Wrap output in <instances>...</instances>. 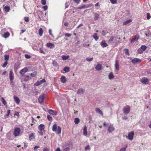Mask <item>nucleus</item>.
<instances>
[{"instance_id":"obj_18","label":"nucleus","mask_w":151,"mask_h":151,"mask_svg":"<svg viewBox=\"0 0 151 151\" xmlns=\"http://www.w3.org/2000/svg\"><path fill=\"white\" fill-rule=\"evenodd\" d=\"M13 98L15 102L17 104H19L20 102V100L19 97L17 96H14Z\"/></svg>"},{"instance_id":"obj_30","label":"nucleus","mask_w":151,"mask_h":151,"mask_svg":"<svg viewBox=\"0 0 151 151\" xmlns=\"http://www.w3.org/2000/svg\"><path fill=\"white\" fill-rule=\"evenodd\" d=\"M69 55L66 56L65 55H63L61 56L62 59L63 60H67L69 58Z\"/></svg>"},{"instance_id":"obj_14","label":"nucleus","mask_w":151,"mask_h":151,"mask_svg":"<svg viewBox=\"0 0 151 151\" xmlns=\"http://www.w3.org/2000/svg\"><path fill=\"white\" fill-rule=\"evenodd\" d=\"M102 66L101 64H98L95 67V68L96 70L99 71L102 69Z\"/></svg>"},{"instance_id":"obj_59","label":"nucleus","mask_w":151,"mask_h":151,"mask_svg":"<svg viewBox=\"0 0 151 151\" xmlns=\"http://www.w3.org/2000/svg\"><path fill=\"white\" fill-rule=\"evenodd\" d=\"M90 146L89 145H88L86 147H85V150H88L90 149Z\"/></svg>"},{"instance_id":"obj_56","label":"nucleus","mask_w":151,"mask_h":151,"mask_svg":"<svg viewBox=\"0 0 151 151\" xmlns=\"http://www.w3.org/2000/svg\"><path fill=\"white\" fill-rule=\"evenodd\" d=\"M25 57L27 59H29L31 57L30 55H28V54H25Z\"/></svg>"},{"instance_id":"obj_1","label":"nucleus","mask_w":151,"mask_h":151,"mask_svg":"<svg viewBox=\"0 0 151 151\" xmlns=\"http://www.w3.org/2000/svg\"><path fill=\"white\" fill-rule=\"evenodd\" d=\"M52 130L53 132H56V134H60L61 133V128L60 126L57 127L56 124H55L53 125Z\"/></svg>"},{"instance_id":"obj_55","label":"nucleus","mask_w":151,"mask_h":151,"mask_svg":"<svg viewBox=\"0 0 151 151\" xmlns=\"http://www.w3.org/2000/svg\"><path fill=\"white\" fill-rule=\"evenodd\" d=\"M41 85L39 81H37L36 83L35 84V86H37L40 85Z\"/></svg>"},{"instance_id":"obj_63","label":"nucleus","mask_w":151,"mask_h":151,"mask_svg":"<svg viewBox=\"0 0 151 151\" xmlns=\"http://www.w3.org/2000/svg\"><path fill=\"white\" fill-rule=\"evenodd\" d=\"M38 132L39 133V134L41 135H43V132L42 131H38Z\"/></svg>"},{"instance_id":"obj_45","label":"nucleus","mask_w":151,"mask_h":151,"mask_svg":"<svg viewBox=\"0 0 151 151\" xmlns=\"http://www.w3.org/2000/svg\"><path fill=\"white\" fill-rule=\"evenodd\" d=\"M24 21L26 22H28L29 21V19L28 17H25L24 18Z\"/></svg>"},{"instance_id":"obj_42","label":"nucleus","mask_w":151,"mask_h":151,"mask_svg":"<svg viewBox=\"0 0 151 151\" xmlns=\"http://www.w3.org/2000/svg\"><path fill=\"white\" fill-rule=\"evenodd\" d=\"M4 60H5L7 61L9 59V56L8 55H4Z\"/></svg>"},{"instance_id":"obj_61","label":"nucleus","mask_w":151,"mask_h":151,"mask_svg":"<svg viewBox=\"0 0 151 151\" xmlns=\"http://www.w3.org/2000/svg\"><path fill=\"white\" fill-rule=\"evenodd\" d=\"M43 8L44 9L45 11H46L48 7L47 5H46L45 6H43Z\"/></svg>"},{"instance_id":"obj_15","label":"nucleus","mask_w":151,"mask_h":151,"mask_svg":"<svg viewBox=\"0 0 151 151\" xmlns=\"http://www.w3.org/2000/svg\"><path fill=\"white\" fill-rule=\"evenodd\" d=\"M115 38V37L113 36H111L110 37V39L108 40L109 43L111 45H112L114 42V39Z\"/></svg>"},{"instance_id":"obj_31","label":"nucleus","mask_w":151,"mask_h":151,"mask_svg":"<svg viewBox=\"0 0 151 151\" xmlns=\"http://www.w3.org/2000/svg\"><path fill=\"white\" fill-rule=\"evenodd\" d=\"M37 71H35L32 73L30 74V76L32 77H34L37 75Z\"/></svg>"},{"instance_id":"obj_48","label":"nucleus","mask_w":151,"mask_h":151,"mask_svg":"<svg viewBox=\"0 0 151 151\" xmlns=\"http://www.w3.org/2000/svg\"><path fill=\"white\" fill-rule=\"evenodd\" d=\"M46 0H41V2L43 5H45L46 4Z\"/></svg>"},{"instance_id":"obj_5","label":"nucleus","mask_w":151,"mask_h":151,"mask_svg":"<svg viewBox=\"0 0 151 151\" xmlns=\"http://www.w3.org/2000/svg\"><path fill=\"white\" fill-rule=\"evenodd\" d=\"M140 81L141 83L145 85L148 84L149 82V79L147 77H145L142 78Z\"/></svg>"},{"instance_id":"obj_9","label":"nucleus","mask_w":151,"mask_h":151,"mask_svg":"<svg viewBox=\"0 0 151 151\" xmlns=\"http://www.w3.org/2000/svg\"><path fill=\"white\" fill-rule=\"evenodd\" d=\"M101 46L103 48L105 47L108 46V44L106 42L105 40H103L100 43Z\"/></svg>"},{"instance_id":"obj_17","label":"nucleus","mask_w":151,"mask_h":151,"mask_svg":"<svg viewBox=\"0 0 151 151\" xmlns=\"http://www.w3.org/2000/svg\"><path fill=\"white\" fill-rule=\"evenodd\" d=\"M35 134L34 133H31L29 137V139L30 141H32L33 139H35Z\"/></svg>"},{"instance_id":"obj_36","label":"nucleus","mask_w":151,"mask_h":151,"mask_svg":"<svg viewBox=\"0 0 151 151\" xmlns=\"http://www.w3.org/2000/svg\"><path fill=\"white\" fill-rule=\"evenodd\" d=\"M80 119L79 118H76L74 119V122L76 124H77L80 122Z\"/></svg>"},{"instance_id":"obj_35","label":"nucleus","mask_w":151,"mask_h":151,"mask_svg":"<svg viewBox=\"0 0 151 151\" xmlns=\"http://www.w3.org/2000/svg\"><path fill=\"white\" fill-rule=\"evenodd\" d=\"M4 9L5 11L6 12H9L10 10V7L9 6H6L4 8Z\"/></svg>"},{"instance_id":"obj_53","label":"nucleus","mask_w":151,"mask_h":151,"mask_svg":"<svg viewBox=\"0 0 151 151\" xmlns=\"http://www.w3.org/2000/svg\"><path fill=\"white\" fill-rule=\"evenodd\" d=\"M40 84H42L45 82H46V81L45 80V79H43L41 80H40L39 81Z\"/></svg>"},{"instance_id":"obj_3","label":"nucleus","mask_w":151,"mask_h":151,"mask_svg":"<svg viewBox=\"0 0 151 151\" xmlns=\"http://www.w3.org/2000/svg\"><path fill=\"white\" fill-rule=\"evenodd\" d=\"M131 108L129 105H126L122 109L123 113L125 114H128L130 111Z\"/></svg>"},{"instance_id":"obj_22","label":"nucleus","mask_w":151,"mask_h":151,"mask_svg":"<svg viewBox=\"0 0 151 151\" xmlns=\"http://www.w3.org/2000/svg\"><path fill=\"white\" fill-rule=\"evenodd\" d=\"M83 134L85 136L87 135V128L86 126H85L83 129Z\"/></svg>"},{"instance_id":"obj_25","label":"nucleus","mask_w":151,"mask_h":151,"mask_svg":"<svg viewBox=\"0 0 151 151\" xmlns=\"http://www.w3.org/2000/svg\"><path fill=\"white\" fill-rule=\"evenodd\" d=\"M108 77L110 80L113 79L114 77L113 73L112 72L110 73L108 75Z\"/></svg>"},{"instance_id":"obj_43","label":"nucleus","mask_w":151,"mask_h":151,"mask_svg":"<svg viewBox=\"0 0 151 151\" xmlns=\"http://www.w3.org/2000/svg\"><path fill=\"white\" fill-rule=\"evenodd\" d=\"M151 17L149 13H147V19L148 20H149Z\"/></svg>"},{"instance_id":"obj_27","label":"nucleus","mask_w":151,"mask_h":151,"mask_svg":"<svg viewBox=\"0 0 151 151\" xmlns=\"http://www.w3.org/2000/svg\"><path fill=\"white\" fill-rule=\"evenodd\" d=\"M132 21V20L131 19H129L127 21H125L124 22H123V25H126L128 24H129L130 22H131Z\"/></svg>"},{"instance_id":"obj_54","label":"nucleus","mask_w":151,"mask_h":151,"mask_svg":"<svg viewBox=\"0 0 151 151\" xmlns=\"http://www.w3.org/2000/svg\"><path fill=\"white\" fill-rule=\"evenodd\" d=\"M71 35V34L70 33H67L65 34V37H70Z\"/></svg>"},{"instance_id":"obj_21","label":"nucleus","mask_w":151,"mask_h":151,"mask_svg":"<svg viewBox=\"0 0 151 151\" xmlns=\"http://www.w3.org/2000/svg\"><path fill=\"white\" fill-rule=\"evenodd\" d=\"M95 111L96 113H98L102 116L103 115L102 112L100 109L99 108H96L95 109Z\"/></svg>"},{"instance_id":"obj_11","label":"nucleus","mask_w":151,"mask_h":151,"mask_svg":"<svg viewBox=\"0 0 151 151\" xmlns=\"http://www.w3.org/2000/svg\"><path fill=\"white\" fill-rule=\"evenodd\" d=\"M46 46L50 49H52L55 47V45L51 43H47L46 45Z\"/></svg>"},{"instance_id":"obj_8","label":"nucleus","mask_w":151,"mask_h":151,"mask_svg":"<svg viewBox=\"0 0 151 151\" xmlns=\"http://www.w3.org/2000/svg\"><path fill=\"white\" fill-rule=\"evenodd\" d=\"M131 62L133 64H134L136 63H140L141 62V60L139 59L135 58L132 59Z\"/></svg>"},{"instance_id":"obj_47","label":"nucleus","mask_w":151,"mask_h":151,"mask_svg":"<svg viewBox=\"0 0 151 151\" xmlns=\"http://www.w3.org/2000/svg\"><path fill=\"white\" fill-rule=\"evenodd\" d=\"M47 119H48L49 120V121H52V117H51L50 115H47Z\"/></svg>"},{"instance_id":"obj_37","label":"nucleus","mask_w":151,"mask_h":151,"mask_svg":"<svg viewBox=\"0 0 151 151\" xmlns=\"http://www.w3.org/2000/svg\"><path fill=\"white\" fill-rule=\"evenodd\" d=\"M9 35H10L9 33V32H7L4 33V37L5 38H6L8 37L9 36Z\"/></svg>"},{"instance_id":"obj_49","label":"nucleus","mask_w":151,"mask_h":151,"mask_svg":"<svg viewBox=\"0 0 151 151\" xmlns=\"http://www.w3.org/2000/svg\"><path fill=\"white\" fill-rule=\"evenodd\" d=\"M73 1L78 4L80 3L81 0H73Z\"/></svg>"},{"instance_id":"obj_58","label":"nucleus","mask_w":151,"mask_h":151,"mask_svg":"<svg viewBox=\"0 0 151 151\" xmlns=\"http://www.w3.org/2000/svg\"><path fill=\"white\" fill-rule=\"evenodd\" d=\"M49 33L50 35H51L53 37V35L52 34V30L51 29H49Z\"/></svg>"},{"instance_id":"obj_32","label":"nucleus","mask_w":151,"mask_h":151,"mask_svg":"<svg viewBox=\"0 0 151 151\" xmlns=\"http://www.w3.org/2000/svg\"><path fill=\"white\" fill-rule=\"evenodd\" d=\"M125 54L127 55H129V50L127 48L124 49V50Z\"/></svg>"},{"instance_id":"obj_2","label":"nucleus","mask_w":151,"mask_h":151,"mask_svg":"<svg viewBox=\"0 0 151 151\" xmlns=\"http://www.w3.org/2000/svg\"><path fill=\"white\" fill-rule=\"evenodd\" d=\"M9 78L10 81V83L11 85H14V83L13 80L14 79V75L12 69L10 70L9 72Z\"/></svg>"},{"instance_id":"obj_13","label":"nucleus","mask_w":151,"mask_h":151,"mask_svg":"<svg viewBox=\"0 0 151 151\" xmlns=\"http://www.w3.org/2000/svg\"><path fill=\"white\" fill-rule=\"evenodd\" d=\"M115 68L116 70H119V65L118 60L116 61L115 64Z\"/></svg>"},{"instance_id":"obj_29","label":"nucleus","mask_w":151,"mask_h":151,"mask_svg":"<svg viewBox=\"0 0 151 151\" xmlns=\"http://www.w3.org/2000/svg\"><path fill=\"white\" fill-rule=\"evenodd\" d=\"M39 34L40 36H42L43 33V30L42 28H40L39 29Z\"/></svg>"},{"instance_id":"obj_52","label":"nucleus","mask_w":151,"mask_h":151,"mask_svg":"<svg viewBox=\"0 0 151 151\" xmlns=\"http://www.w3.org/2000/svg\"><path fill=\"white\" fill-rule=\"evenodd\" d=\"M127 147V146H126L124 147L121 148L120 150V151H125Z\"/></svg>"},{"instance_id":"obj_50","label":"nucleus","mask_w":151,"mask_h":151,"mask_svg":"<svg viewBox=\"0 0 151 151\" xmlns=\"http://www.w3.org/2000/svg\"><path fill=\"white\" fill-rule=\"evenodd\" d=\"M111 3L113 4L116 3L117 0H110Z\"/></svg>"},{"instance_id":"obj_41","label":"nucleus","mask_w":151,"mask_h":151,"mask_svg":"<svg viewBox=\"0 0 151 151\" xmlns=\"http://www.w3.org/2000/svg\"><path fill=\"white\" fill-rule=\"evenodd\" d=\"M63 150L64 151H68L70 150V148L68 147H66L63 146Z\"/></svg>"},{"instance_id":"obj_16","label":"nucleus","mask_w":151,"mask_h":151,"mask_svg":"<svg viewBox=\"0 0 151 151\" xmlns=\"http://www.w3.org/2000/svg\"><path fill=\"white\" fill-rule=\"evenodd\" d=\"M28 70V69L27 68H24L20 70V73L22 75H23L24 73L27 72Z\"/></svg>"},{"instance_id":"obj_7","label":"nucleus","mask_w":151,"mask_h":151,"mask_svg":"<svg viewBox=\"0 0 151 151\" xmlns=\"http://www.w3.org/2000/svg\"><path fill=\"white\" fill-rule=\"evenodd\" d=\"M134 135V132L133 131L129 132L128 134V138L130 140H132L133 138Z\"/></svg>"},{"instance_id":"obj_57","label":"nucleus","mask_w":151,"mask_h":151,"mask_svg":"<svg viewBox=\"0 0 151 151\" xmlns=\"http://www.w3.org/2000/svg\"><path fill=\"white\" fill-rule=\"evenodd\" d=\"M50 150V148L45 147L43 149V151H49Z\"/></svg>"},{"instance_id":"obj_6","label":"nucleus","mask_w":151,"mask_h":151,"mask_svg":"<svg viewBox=\"0 0 151 151\" xmlns=\"http://www.w3.org/2000/svg\"><path fill=\"white\" fill-rule=\"evenodd\" d=\"M107 125L109 126L107 130L109 133H112L114 131L115 128L112 125L109 124H108Z\"/></svg>"},{"instance_id":"obj_23","label":"nucleus","mask_w":151,"mask_h":151,"mask_svg":"<svg viewBox=\"0 0 151 151\" xmlns=\"http://www.w3.org/2000/svg\"><path fill=\"white\" fill-rule=\"evenodd\" d=\"M38 129L40 131H42L44 130L45 126L43 124H40L38 127Z\"/></svg>"},{"instance_id":"obj_39","label":"nucleus","mask_w":151,"mask_h":151,"mask_svg":"<svg viewBox=\"0 0 151 151\" xmlns=\"http://www.w3.org/2000/svg\"><path fill=\"white\" fill-rule=\"evenodd\" d=\"M1 100L2 101V103L6 106H7V103L5 101V100L4 99L3 97L1 98Z\"/></svg>"},{"instance_id":"obj_46","label":"nucleus","mask_w":151,"mask_h":151,"mask_svg":"<svg viewBox=\"0 0 151 151\" xmlns=\"http://www.w3.org/2000/svg\"><path fill=\"white\" fill-rule=\"evenodd\" d=\"M19 113L20 112H19L16 111L14 113V115L15 116H16L19 117L20 116Z\"/></svg>"},{"instance_id":"obj_40","label":"nucleus","mask_w":151,"mask_h":151,"mask_svg":"<svg viewBox=\"0 0 151 151\" xmlns=\"http://www.w3.org/2000/svg\"><path fill=\"white\" fill-rule=\"evenodd\" d=\"M140 48L143 51H145L146 50L147 47L145 45H142Z\"/></svg>"},{"instance_id":"obj_33","label":"nucleus","mask_w":151,"mask_h":151,"mask_svg":"<svg viewBox=\"0 0 151 151\" xmlns=\"http://www.w3.org/2000/svg\"><path fill=\"white\" fill-rule=\"evenodd\" d=\"M99 15L98 14L96 13L94 14V20H98L99 17Z\"/></svg>"},{"instance_id":"obj_20","label":"nucleus","mask_w":151,"mask_h":151,"mask_svg":"<svg viewBox=\"0 0 151 151\" xmlns=\"http://www.w3.org/2000/svg\"><path fill=\"white\" fill-rule=\"evenodd\" d=\"M48 112L50 114H52L54 115H57L56 112L52 110H49L48 111Z\"/></svg>"},{"instance_id":"obj_24","label":"nucleus","mask_w":151,"mask_h":151,"mask_svg":"<svg viewBox=\"0 0 151 151\" xmlns=\"http://www.w3.org/2000/svg\"><path fill=\"white\" fill-rule=\"evenodd\" d=\"M60 80L62 82L65 83L66 82V80L65 77L63 76H61L60 78Z\"/></svg>"},{"instance_id":"obj_34","label":"nucleus","mask_w":151,"mask_h":151,"mask_svg":"<svg viewBox=\"0 0 151 151\" xmlns=\"http://www.w3.org/2000/svg\"><path fill=\"white\" fill-rule=\"evenodd\" d=\"M63 70L65 71V72H68L70 71V68L68 67L65 66Z\"/></svg>"},{"instance_id":"obj_38","label":"nucleus","mask_w":151,"mask_h":151,"mask_svg":"<svg viewBox=\"0 0 151 151\" xmlns=\"http://www.w3.org/2000/svg\"><path fill=\"white\" fill-rule=\"evenodd\" d=\"M10 111H11L10 110H9V109H8L7 110V114H6L5 115V118H7V117H8L10 113Z\"/></svg>"},{"instance_id":"obj_60","label":"nucleus","mask_w":151,"mask_h":151,"mask_svg":"<svg viewBox=\"0 0 151 151\" xmlns=\"http://www.w3.org/2000/svg\"><path fill=\"white\" fill-rule=\"evenodd\" d=\"M93 58H86V60H87V61L90 62V61H92L93 60Z\"/></svg>"},{"instance_id":"obj_28","label":"nucleus","mask_w":151,"mask_h":151,"mask_svg":"<svg viewBox=\"0 0 151 151\" xmlns=\"http://www.w3.org/2000/svg\"><path fill=\"white\" fill-rule=\"evenodd\" d=\"M30 79V77L29 76L25 75L24 76V81H29Z\"/></svg>"},{"instance_id":"obj_26","label":"nucleus","mask_w":151,"mask_h":151,"mask_svg":"<svg viewBox=\"0 0 151 151\" xmlns=\"http://www.w3.org/2000/svg\"><path fill=\"white\" fill-rule=\"evenodd\" d=\"M92 37L96 41H97L99 39V37L97 36V33H94L92 35Z\"/></svg>"},{"instance_id":"obj_62","label":"nucleus","mask_w":151,"mask_h":151,"mask_svg":"<svg viewBox=\"0 0 151 151\" xmlns=\"http://www.w3.org/2000/svg\"><path fill=\"white\" fill-rule=\"evenodd\" d=\"M69 25L68 23L67 22H65L64 23V25L65 26H68Z\"/></svg>"},{"instance_id":"obj_19","label":"nucleus","mask_w":151,"mask_h":151,"mask_svg":"<svg viewBox=\"0 0 151 151\" xmlns=\"http://www.w3.org/2000/svg\"><path fill=\"white\" fill-rule=\"evenodd\" d=\"M84 92V90L83 88H80L78 89L77 92V93L78 94H83Z\"/></svg>"},{"instance_id":"obj_64","label":"nucleus","mask_w":151,"mask_h":151,"mask_svg":"<svg viewBox=\"0 0 151 151\" xmlns=\"http://www.w3.org/2000/svg\"><path fill=\"white\" fill-rule=\"evenodd\" d=\"M84 6H80V7H78L77 8V9H81L84 8Z\"/></svg>"},{"instance_id":"obj_51","label":"nucleus","mask_w":151,"mask_h":151,"mask_svg":"<svg viewBox=\"0 0 151 151\" xmlns=\"http://www.w3.org/2000/svg\"><path fill=\"white\" fill-rule=\"evenodd\" d=\"M7 64H8V62L7 61H6L3 64V65L2 66V67L3 68H5Z\"/></svg>"},{"instance_id":"obj_4","label":"nucleus","mask_w":151,"mask_h":151,"mask_svg":"<svg viewBox=\"0 0 151 151\" xmlns=\"http://www.w3.org/2000/svg\"><path fill=\"white\" fill-rule=\"evenodd\" d=\"M21 129L19 127H15L14 129L13 134L15 137L18 136L20 134Z\"/></svg>"},{"instance_id":"obj_10","label":"nucleus","mask_w":151,"mask_h":151,"mask_svg":"<svg viewBox=\"0 0 151 151\" xmlns=\"http://www.w3.org/2000/svg\"><path fill=\"white\" fill-rule=\"evenodd\" d=\"M45 97L44 94H42L40 95L38 99L39 102L41 104L43 101Z\"/></svg>"},{"instance_id":"obj_44","label":"nucleus","mask_w":151,"mask_h":151,"mask_svg":"<svg viewBox=\"0 0 151 151\" xmlns=\"http://www.w3.org/2000/svg\"><path fill=\"white\" fill-rule=\"evenodd\" d=\"M137 51L139 54H142L143 52V51L140 48H139L138 49Z\"/></svg>"},{"instance_id":"obj_12","label":"nucleus","mask_w":151,"mask_h":151,"mask_svg":"<svg viewBox=\"0 0 151 151\" xmlns=\"http://www.w3.org/2000/svg\"><path fill=\"white\" fill-rule=\"evenodd\" d=\"M139 35H136L134 36V37L132 39L131 41V43L134 42L135 41L139 39Z\"/></svg>"}]
</instances>
